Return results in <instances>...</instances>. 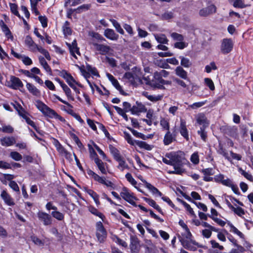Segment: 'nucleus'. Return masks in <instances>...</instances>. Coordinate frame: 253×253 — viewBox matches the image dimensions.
Masks as SVG:
<instances>
[{
	"mask_svg": "<svg viewBox=\"0 0 253 253\" xmlns=\"http://www.w3.org/2000/svg\"><path fill=\"white\" fill-rule=\"evenodd\" d=\"M95 235L98 242L100 243H103L105 242L107 237V232L101 221L96 223Z\"/></svg>",
	"mask_w": 253,
	"mask_h": 253,
	"instance_id": "obj_1",
	"label": "nucleus"
},
{
	"mask_svg": "<svg viewBox=\"0 0 253 253\" xmlns=\"http://www.w3.org/2000/svg\"><path fill=\"white\" fill-rule=\"evenodd\" d=\"M183 228L185 229V233L182 234V236L185 237V238H186L185 240H191V238L192 237V234L190 233V230L188 229L187 226L185 224H184Z\"/></svg>",
	"mask_w": 253,
	"mask_h": 253,
	"instance_id": "obj_48",
	"label": "nucleus"
},
{
	"mask_svg": "<svg viewBox=\"0 0 253 253\" xmlns=\"http://www.w3.org/2000/svg\"><path fill=\"white\" fill-rule=\"evenodd\" d=\"M181 244L183 247L190 251H196L197 250V248L196 246L198 247H202L201 245H200L198 243L196 242L195 241H193L192 240H187L185 239L180 238L179 239Z\"/></svg>",
	"mask_w": 253,
	"mask_h": 253,
	"instance_id": "obj_5",
	"label": "nucleus"
},
{
	"mask_svg": "<svg viewBox=\"0 0 253 253\" xmlns=\"http://www.w3.org/2000/svg\"><path fill=\"white\" fill-rule=\"evenodd\" d=\"M66 44L69 49L70 54L75 58H77L75 53L78 55H80V53L79 51V48L77 46V42L76 40H74L72 43H66Z\"/></svg>",
	"mask_w": 253,
	"mask_h": 253,
	"instance_id": "obj_11",
	"label": "nucleus"
},
{
	"mask_svg": "<svg viewBox=\"0 0 253 253\" xmlns=\"http://www.w3.org/2000/svg\"><path fill=\"white\" fill-rule=\"evenodd\" d=\"M120 195L125 200L132 205L136 206L135 200H136V198L133 195L132 193L129 192L128 190L126 188L124 187L123 188L122 191L120 193Z\"/></svg>",
	"mask_w": 253,
	"mask_h": 253,
	"instance_id": "obj_6",
	"label": "nucleus"
},
{
	"mask_svg": "<svg viewBox=\"0 0 253 253\" xmlns=\"http://www.w3.org/2000/svg\"><path fill=\"white\" fill-rule=\"evenodd\" d=\"M146 111V109L144 106L142 104H138L137 106H133L131 108L130 112L132 114H136Z\"/></svg>",
	"mask_w": 253,
	"mask_h": 253,
	"instance_id": "obj_26",
	"label": "nucleus"
},
{
	"mask_svg": "<svg viewBox=\"0 0 253 253\" xmlns=\"http://www.w3.org/2000/svg\"><path fill=\"white\" fill-rule=\"evenodd\" d=\"M175 74L181 78L186 80L187 79V73L181 66H178L176 68Z\"/></svg>",
	"mask_w": 253,
	"mask_h": 253,
	"instance_id": "obj_24",
	"label": "nucleus"
},
{
	"mask_svg": "<svg viewBox=\"0 0 253 253\" xmlns=\"http://www.w3.org/2000/svg\"><path fill=\"white\" fill-rule=\"evenodd\" d=\"M61 152L62 153L64 156L65 157V158L69 161L71 162L73 161L72 154L68 152L67 150L62 148Z\"/></svg>",
	"mask_w": 253,
	"mask_h": 253,
	"instance_id": "obj_60",
	"label": "nucleus"
},
{
	"mask_svg": "<svg viewBox=\"0 0 253 253\" xmlns=\"http://www.w3.org/2000/svg\"><path fill=\"white\" fill-rule=\"evenodd\" d=\"M179 58L181 59V65L182 66L185 68H189L191 66L192 63L189 59L183 56H180Z\"/></svg>",
	"mask_w": 253,
	"mask_h": 253,
	"instance_id": "obj_37",
	"label": "nucleus"
},
{
	"mask_svg": "<svg viewBox=\"0 0 253 253\" xmlns=\"http://www.w3.org/2000/svg\"><path fill=\"white\" fill-rule=\"evenodd\" d=\"M179 132L181 135L187 140H189L188 131L186 127V122L183 120H180Z\"/></svg>",
	"mask_w": 253,
	"mask_h": 253,
	"instance_id": "obj_13",
	"label": "nucleus"
},
{
	"mask_svg": "<svg viewBox=\"0 0 253 253\" xmlns=\"http://www.w3.org/2000/svg\"><path fill=\"white\" fill-rule=\"evenodd\" d=\"M109 149L111 154L113 155L114 158L115 159V160L119 158L120 157H122L119 153V150L115 147H113L112 145H110L109 146Z\"/></svg>",
	"mask_w": 253,
	"mask_h": 253,
	"instance_id": "obj_39",
	"label": "nucleus"
},
{
	"mask_svg": "<svg viewBox=\"0 0 253 253\" xmlns=\"http://www.w3.org/2000/svg\"><path fill=\"white\" fill-rule=\"evenodd\" d=\"M61 76L66 80V82L70 87L74 84L81 86L80 84L75 81L72 75L66 71L63 70L62 71Z\"/></svg>",
	"mask_w": 253,
	"mask_h": 253,
	"instance_id": "obj_10",
	"label": "nucleus"
},
{
	"mask_svg": "<svg viewBox=\"0 0 253 253\" xmlns=\"http://www.w3.org/2000/svg\"><path fill=\"white\" fill-rule=\"evenodd\" d=\"M89 211L93 214L99 217L103 220V218L105 217L104 215L100 211H99L96 209L94 207H90L89 208Z\"/></svg>",
	"mask_w": 253,
	"mask_h": 253,
	"instance_id": "obj_42",
	"label": "nucleus"
},
{
	"mask_svg": "<svg viewBox=\"0 0 253 253\" xmlns=\"http://www.w3.org/2000/svg\"><path fill=\"white\" fill-rule=\"evenodd\" d=\"M26 87L30 93L34 95H38L40 93L39 90L32 84L27 83Z\"/></svg>",
	"mask_w": 253,
	"mask_h": 253,
	"instance_id": "obj_30",
	"label": "nucleus"
},
{
	"mask_svg": "<svg viewBox=\"0 0 253 253\" xmlns=\"http://www.w3.org/2000/svg\"><path fill=\"white\" fill-rule=\"evenodd\" d=\"M119 163L118 168L121 171H123L125 169H128L129 168L127 164L125 162L123 157H121L116 160Z\"/></svg>",
	"mask_w": 253,
	"mask_h": 253,
	"instance_id": "obj_25",
	"label": "nucleus"
},
{
	"mask_svg": "<svg viewBox=\"0 0 253 253\" xmlns=\"http://www.w3.org/2000/svg\"><path fill=\"white\" fill-rule=\"evenodd\" d=\"M239 171L241 173V174L242 175H243L245 178H246L249 180L253 182V176L251 174L245 171L242 168H239Z\"/></svg>",
	"mask_w": 253,
	"mask_h": 253,
	"instance_id": "obj_45",
	"label": "nucleus"
},
{
	"mask_svg": "<svg viewBox=\"0 0 253 253\" xmlns=\"http://www.w3.org/2000/svg\"><path fill=\"white\" fill-rule=\"evenodd\" d=\"M94 162L101 173L102 174H106L107 171L105 168L104 164L102 162V161L98 158H95L94 159Z\"/></svg>",
	"mask_w": 253,
	"mask_h": 253,
	"instance_id": "obj_27",
	"label": "nucleus"
},
{
	"mask_svg": "<svg viewBox=\"0 0 253 253\" xmlns=\"http://www.w3.org/2000/svg\"><path fill=\"white\" fill-rule=\"evenodd\" d=\"M125 138L127 142L131 145L136 144L141 148L150 151L152 149L153 146L147 144L146 142L142 141L133 140L129 133H125Z\"/></svg>",
	"mask_w": 253,
	"mask_h": 253,
	"instance_id": "obj_2",
	"label": "nucleus"
},
{
	"mask_svg": "<svg viewBox=\"0 0 253 253\" xmlns=\"http://www.w3.org/2000/svg\"><path fill=\"white\" fill-rule=\"evenodd\" d=\"M10 157L16 161H20L22 159V155L17 152L12 151L10 153Z\"/></svg>",
	"mask_w": 253,
	"mask_h": 253,
	"instance_id": "obj_46",
	"label": "nucleus"
},
{
	"mask_svg": "<svg viewBox=\"0 0 253 253\" xmlns=\"http://www.w3.org/2000/svg\"><path fill=\"white\" fill-rule=\"evenodd\" d=\"M146 117L153 121L157 119L156 117L154 114V112L152 110L149 109L147 111L146 114Z\"/></svg>",
	"mask_w": 253,
	"mask_h": 253,
	"instance_id": "obj_64",
	"label": "nucleus"
},
{
	"mask_svg": "<svg viewBox=\"0 0 253 253\" xmlns=\"http://www.w3.org/2000/svg\"><path fill=\"white\" fill-rule=\"evenodd\" d=\"M191 161L195 165H197L199 163V158L198 153H193L190 158Z\"/></svg>",
	"mask_w": 253,
	"mask_h": 253,
	"instance_id": "obj_62",
	"label": "nucleus"
},
{
	"mask_svg": "<svg viewBox=\"0 0 253 253\" xmlns=\"http://www.w3.org/2000/svg\"><path fill=\"white\" fill-rule=\"evenodd\" d=\"M50 118H54L56 119L60 120L61 122H64L65 119L61 116L59 115L54 110H52L50 115H49Z\"/></svg>",
	"mask_w": 253,
	"mask_h": 253,
	"instance_id": "obj_50",
	"label": "nucleus"
},
{
	"mask_svg": "<svg viewBox=\"0 0 253 253\" xmlns=\"http://www.w3.org/2000/svg\"><path fill=\"white\" fill-rule=\"evenodd\" d=\"M185 159L178 155H174L172 157V166L173 167L182 168L184 164Z\"/></svg>",
	"mask_w": 253,
	"mask_h": 253,
	"instance_id": "obj_17",
	"label": "nucleus"
},
{
	"mask_svg": "<svg viewBox=\"0 0 253 253\" xmlns=\"http://www.w3.org/2000/svg\"><path fill=\"white\" fill-rule=\"evenodd\" d=\"M144 201L147 202L150 206L153 207L157 210L160 213L163 214V211L160 207L156 204L155 201L147 198H144Z\"/></svg>",
	"mask_w": 253,
	"mask_h": 253,
	"instance_id": "obj_28",
	"label": "nucleus"
},
{
	"mask_svg": "<svg viewBox=\"0 0 253 253\" xmlns=\"http://www.w3.org/2000/svg\"><path fill=\"white\" fill-rule=\"evenodd\" d=\"M205 127H201L200 129L198 131V133L199 134L201 138L206 141L207 138V132L205 130Z\"/></svg>",
	"mask_w": 253,
	"mask_h": 253,
	"instance_id": "obj_55",
	"label": "nucleus"
},
{
	"mask_svg": "<svg viewBox=\"0 0 253 253\" xmlns=\"http://www.w3.org/2000/svg\"><path fill=\"white\" fill-rule=\"evenodd\" d=\"M1 144L3 146H10L15 143V139L13 137H4L0 139Z\"/></svg>",
	"mask_w": 253,
	"mask_h": 253,
	"instance_id": "obj_19",
	"label": "nucleus"
},
{
	"mask_svg": "<svg viewBox=\"0 0 253 253\" xmlns=\"http://www.w3.org/2000/svg\"><path fill=\"white\" fill-rule=\"evenodd\" d=\"M232 211H233L236 214L240 216L245 214L244 210L242 208L239 207L237 208L234 207L232 210Z\"/></svg>",
	"mask_w": 253,
	"mask_h": 253,
	"instance_id": "obj_59",
	"label": "nucleus"
},
{
	"mask_svg": "<svg viewBox=\"0 0 253 253\" xmlns=\"http://www.w3.org/2000/svg\"><path fill=\"white\" fill-rule=\"evenodd\" d=\"M90 6V4H84L78 7L77 9H75V10L77 13H81L84 11H86L88 10Z\"/></svg>",
	"mask_w": 253,
	"mask_h": 253,
	"instance_id": "obj_53",
	"label": "nucleus"
},
{
	"mask_svg": "<svg viewBox=\"0 0 253 253\" xmlns=\"http://www.w3.org/2000/svg\"><path fill=\"white\" fill-rule=\"evenodd\" d=\"M39 59L41 65L43 67L44 69L48 73H51V68L48 65L45 59L42 56H40L39 57Z\"/></svg>",
	"mask_w": 253,
	"mask_h": 253,
	"instance_id": "obj_29",
	"label": "nucleus"
},
{
	"mask_svg": "<svg viewBox=\"0 0 253 253\" xmlns=\"http://www.w3.org/2000/svg\"><path fill=\"white\" fill-rule=\"evenodd\" d=\"M61 87L64 90L65 94L67 96L68 98L71 99L72 100H74V98L71 95V91L70 89L68 87V86L65 84L64 83H61Z\"/></svg>",
	"mask_w": 253,
	"mask_h": 253,
	"instance_id": "obj_35",
	"label": "nucleus"
},
{
	"mask_svg": "<svg viewBox=\"0 0 253 253\" xmlns=\"http://www.w3.org/2000/svg\"><path fill=\"white\" fill-rule=\"evenodd\" d=\"M160 125L164 130H166L167 131L169 130V124L167 119L162 118L160 120Z\"/></svg>",
	"mask_w": 253,
	"mask_h": 253,
	"instance_id": "obj_40",
	"label": "nucleus"
},
{
	"mask_svg": "<svg viewBox=\"0 0 253 253\" xmlns=\"http://www.w3.org/2000/svg\"><path fill=\"white\" fill-rule=\"evenodd\" d=\"M130 249L131 253H139L140 246L138 242L135 240H131Z\"/></svg>",
	"mask_w": 253,
	"mask_h": 253,
	"instance_id": "obj_23",
	"label": "nucleus"
},
{
	"mask_svg": "<svg viewBox=\"0 0 253 253\" xmlns=\"http://www.w3.org/2000/svg\"><path fill=\"white\" fill-rule=\"evenodd\" d=\"M205 83L207 86H208L211 90H214L215 89L214 85L212 81L208 78H206L204 79Z\"/></svg>",
	"mask_w": 253,
	"mask_h": 253,
	"instance_id": "obj_49",
	"label": "nucleus"
},
{
	"mask_svg": "<svg viewBox=\"0 0 253 253\" xmlns=\"http://www.w3.org/2000/svg\"><path fill=\"white\" fill-rule=\"evenodd\" d=\"M196 122L200 125H202V127H206L208 126L209 123L207 120V117L203 113H199L196 116Z\"/></svg>",
	"mask_w": 253,
	"mask_h": 253,
	"instance_id": "obj_15",
	"label": "nucleus"
},
{
	"mask_svg": "<svg viewBox=\"0 0 253 253\" xmlns=\"http://www.w3.org/2000/svg\"><path fill=\"white\" fill-rule=\"evenodd\" d=\"M86 192L93 199L97 205H99L100 204L99 196L94 191L91 189H86Z\"/></svg>",
	"mask_w": 253,
	"mask_h": 253,
	"instance_id": "obj_31",
	"label": "nucleus"
},
{
	"mask_svg": "<svg viewBox=\"0 0 253 253\" xmlns=\"http://www.w3.org/2000/svg\"><path fill=\"white\" fill-rule=\"evenodd\" d=\"M36 106L37 108L41 111L43 114L49 116L52 109L48 107L46 105L40 100L36 101Z\"/></svg>",
	"mask_w": 253,
	"mask_h": 253,
	"instance_id": "obj_9",
	"label": "nucleus"
},
{
	"mask_svg": "<svg viewBox=\"0 0 253 253\" xmlns=\"http://www.w3.org/2000/svg\"><path fill=\"white\" fill-rule=\"evenodd\" d=\"M155 39L157 41L161 43L167 44L168 40L164 34L155 35Z\"/></svg>",
	"mask_w": 253,
	"mask_h": 253,
	"instance_id": "obj_33",
	"label": "nucleus"
},
{
	"mask_svg": "<svg viewBox=\"0 0 253 253\" xmlns=\"http://www.w3.org/2000/svg\"><path fill=\"white\" fill-rule=\"evenodd\" d=\"M38 217L40 220L43 222L45 226L50 225L52 223L51 216L45 212L39 211L37 213Z\"/></svg>",
	"mask_w": 253,
	"mask_h": 253,
	"instance_id": "obj_7",
	"label": "nucleus"
},
{
	"mask_svg": "<svg viewBox=\"0 0 253 253\" xmlns=\"http://www.w3.org/2000/svg\"><path fill=\"white\" fill-rule=\"evenodd\" d=\"M173 13L171 12H166L162 15L163 20H168L173 18Z\"/></svg>",
	"mask_w": 253,
	"mask_h": 253,
	"instance_id": "obj_63",
	"label": "nucleus"
},
{
	"mask_svg": "<svg viewBox=\"0 0 253 253\" xmlns=\"http://www.w3.org/2000/svg\"><path fill=\"white\" fill-rule=\"evenodd\" d=\"M89 36L101 42L106 41L101 35L97 33L90 32L89 33Z\"/></svg>",
	"mask_w": 253,
	"mask_h": 253,
	"instance_id": "obj_47",
	"label": "nucleus"
},
{
	"mask_svg": "<svg viewBox=\"0 0 253 253\" xmlns=\"http://www.w3.org/2000/svg\"><path fill=\"white\" fill-rule=\"evenodd\" d=\"M52 215L58 220H62L64 219V214L58 211H54L51 212Z\"/></svg>",
	"mask_w": 253,
	"mask_h": 253,
	"instance_id": "obj_54",
	"label": "nucleus"
},
{
	"mask_svg": "<svg viewBox=\"0 0 253 253\" xmlns=\"http://www.w3.org/2000/svg\"><path fill=\"white\" fill-rule=\"evenodd\" d=\"M70 23L66 21L63 26V31L65 35H70L72 33V30L70 28Z\"/></svg>",
	"mask_w": 253,
	"mask_h": 253,
	"instance_id": "obj_38",
	"label": "nucleus"
},
{
	"mask_svg": "<svg viewBox=\"0 0 253 253\" xmlns=\"http://www.w3.org/2000/svg\"><path fill=\"white\" fill-rule=\"evenodd\" d=\"M126 178L127 181L130 182L132 185L135 186L137 184L136 181L133 178L131 174L129 173H127L126 174Z\"/></svg>",
	"mask_w": 253,
	"mask_h": 253,
	"instance_id": "obj_58",
	"label": "nucleus"
},
{
	"mask_svg": "<svg viewBox=\"0 0 253 253\" xmlns=\"http://www.w3.org/2000/svg\"><path fill=\"white\" fill-rule=\"evenodd\" d=\"M0 196L5 204L7 205L12 206L15 205L13 199L5 191H2Z\"/></svg>",
	"mask_w": 253,
	"mask_h": 253,
	"instance_id": "obj_18",
	"label": "nucleus"
},
{
	"mask_svg": "<svg viewBox=\"0 0 253 253\" xmlns=\"http://www.w3.org/2000/svg\"><path fill=\"white\" fill-rule=\"evenodd\" d=\"M217 69V67L214 62H211L210 65H208L205 67L206 71L209 73H210L212 70H216Z\"/></svg>",
	"mask_w": 253,
	"mask_h": 253,
	"instance_id": "obj_56",
	"label": "nucleus"
},
{
	"mask_svg": "<svg viewBox=\"0 0 253 253\" xmlns=\"http://www.w3.org/2000/svg\"><path fill=\"white\" fill-rule=\"evenodd\" d=\"M147 84L153 88L162 89V84L155 81L154 78L152 80L148 81Z\"/></svg>",
	"mask_w": 253,
	"mask_h": 253,
	"instance_id": "obj_44",
	"label": "nucleus"
},
{
	"mask_svg": "<svg viewBox=\"0 0 253 253\" xmlns=\"http://www.w3.org/2000/svg\"><path fill=\"white\" fill-rule=\"evenodd\" d=\"M6 85L8 87L14 89H20L23 87V84L21 81L17 77L13 76L10 77L9 80L6 81Z\"/></svg>",
	"mask_w": 253,
	"mask_h": 253,
	"instance_id": "obj_4",
	"label": "nucleus"
},
{
	"mask_svg": "<svg viewBox=\"0 0 253 253\" xmlns=\"http://www.w3.org/2000/svg\"><path fill=\"white\" fill-rule=\"evenodd\" d=\"M9 6L11 12L14 14L15 15L17 16L19 18H21L20 15L18 11V6L15 3H9Z\"/></svg>",
	"mask_w": 253,
	"mask_h": 253,
	"instance_id": "obj_41",
	"label": "nucleus"
},
{
	"mask_svg": "<svg viewBox=\"0 0 253 253\" xmlns=\"http://www.w3.org/2000/svg\"><path fill=\"white\" fill-rule=\"evenodd\" d=\"M175 140L176 134L174 132L172 133L169 130L165 134L163 141L165 145H168Z\"/></svg>",
	"mask_w": 253,
	"mask_h": 253,
	"instance_id": "obj_16",
	"label": "nucleus"
},
{
	"mask_svg": "<svg viewBox=\"0 0 253 253\" xmlns=\"http://www.w3.org/2000/svg\"><path fill=\"white\" fill-rule=\"evenodd\" d=\"M206 102L207 101L196 102L191 105H189L188 107L192 109H196L197 108L202 107L205 104Z\"/></svg>",
	"mask_w": 253,
	"mask_h": 253,
	"instance_id": "obj_51",
	"label": "nucleus"
},
{
	"mask_svg": "<svg viewBox=\"0 0 253 253\" xmlns=\"http://www.w3.org/2000/svg\"><path fill=\"white\" fill-rule=\"evenodd\" d=\"M234 43L232 39L225 38L222 40L220 45L221 52L223 54L230 53L233 49Z\"/></svg>",
	"mask_w": 253,
	"mask_h": 253,
	"instance_id": "obj_3",
	"label": "nucleus"
},
{
	"mask_svg": "<svg viewBox=\"0 0 253 253\" xmlns=\"http://www.w3.org/2000/svg\"><path fill=\"white\" fill-rule=\"evenodd\" d=\"M143 95L148 99L153 102L161 100L163 97V95H150L147 92H144Z\"/></svg>",
	"mask_w": 253,
	"mask_h": 253,
	"instance_id": "obj_22",
	"label": "nucleus"
},
{
	"mask_svg": "<svg viewBox=\"0 0 253 253\" xmlns=\"http://www.w3.org/2000/svg\"><path fill=\"white\" fill-rule=\"evenodd\" d=\"M98 182L106 185L107 187L110 188L111 189L114 188V184L111 181L106 180L104 177H100Z\"/></svg>",
	"mask_w": 253,
	"mask_h": 253,
	"instance_id": "obj_32",
	"label": "nucleus"
},
{
	"mask_svg": "<svg viewBox=\"0 0 253 253\" xmlns=\"http://www.w3.org/2000/svg\"><path fill=\"white\" fill-rule=\"evenodd\" d=\"M216 7L214 5L211 4L200 10L199 14L201 17H207L215 13L216 12Z\"/></svg>",
	"mask_w": 253,
	"mask_h": 253,
	"instance_id": "obj_8",
	"label": "nucleus"
},
{
	"mask_svg": "<svg viewBox=\"0 0 253 253\" xmlns=\"http://www.w3.org/2000/svg\"><path fill=\"white\" fill-rule=\"evenodd\" d=\"M1 130L5 133H11L13 132L14 129L13 128L8 125V126H4L1 128Z\"/></svg>",
	"mask_w": 253,
	"mask_h": 253,
	"instance_id": "obj_61",
	"label": "nucleus"
},
{
	"mask_svg": "<svg viewBox=\"0 0 253 253\" xmlns=\"http://www.w3.org/2000/svg\"><path fill=\"white\" fill-rule=\"evenodd\" d=\"M146 187L151 191L153 194L157 195L159 196H162V193L160 192L157 188L155 187L154 186L151 185L150 183L146 182L145 184Z\"/></svg>",
	"mask_w": 253,
	"mask_h": 253,
	"instance_id": "obj_34",
	"label": "nucleus"
},
{
	"mask_svg": "<svg viewBox=\"0 0 253 253\" xmlns=\"http://www.w3.org/2000/svg\"><path fill=\"white\" fill-rule=\"evenodd\" d=\"M110 21L112 22L113 26H114V27L115 28L117 31L120 34L124 35V31L123 29L122 28L120 24L115 19H111Z\"/></svg>",
	"mask_w": 253,
	"mask_h": 253,
	"instance_id": "obj_36",
	"label": "nucleus"
},
{
	"mask_svg": "<svg viewBox=\"0 0 253 253\" xmlns=\"http://www.w3.org/2000/svg\"><path fill=\"white\" fill-rule=\"evenodd\" d=\"M25 43L33 52L35 51V48H37V44L34 42L32 38L29 36H26Z\"/></svg>",
	"mask_w": 253,
	"mask_h": 253,
	"instance_id": "obj_21",
	"label": "nucleus"
},
{
	"mask_svg": "<svg viewBox=\"0 0 253 253\" xmlns=\"http://www.w3.org/2000/svg\"><path fill=\"white\" fill-rule=\"evenodd\" d=\"M104 36L110 40L115 41L118 39L119 36L116 34L114 31L111 29H107L104 31Z\"/></svg>",
	"mask_w": 253,
	"mask_h": 253,
	"instance_id": "obj_20",
	"label": "nucleus"
},
{
	"mask_svg": "<svg viewBox=\"0 0 253 253\" xmlns=\"http://www.w3.org/2000/svg\"><path fill=\"white\" fill-rule=\"evenodd\" d=\"M171 37L174 41H182L184 40V37L182 35L175 32L172 33Z\"/></svg>",
	"mask_w": 253,
	"mask_h": 253,
	"instance_id": "obj_52",
	"label": "nucleus"
},
{
	"mask_svg": "<svg viewBox=\"0 0 253 253\" xmlns=\"http://www.w3.org/2000/svg\"><path fill=\"white\" fill-rule=\"evenodd\" d=\"M93 45L95 47V49L97 51H99V53L102 55L107 54L109 52L111 49L110 47L107 45L96 43H93Z\"/></svg>",
	"mask_w": 253,
	"mask_h": 253,
	"instance_id": "obj_14",
	"label": "nucleus"
},
{
	"mask_svg": "<svg viewBox=\"0 0 253 253\" xmlns=\"http://www.w3.org/2000/svg\"><path fill=\"white\" fill-rule=\"evenodd\" d=\"M28 116L29 115L26 116V117L23 119L29 125L33 127L36 131H38V127L36 126L35 123L29 118Z\"/></svg>",
	"mask_w": 253,
	"mask_h": 253,
	"instance_id": "obj_57",
	"label": "nucleus"
},
{
	"mask_svg": "<svg viewBox=\"0 0 253 253\" xmlns=\"http://www.w3.org/2000/svg\"><path fill=\"white\" fill-rule=\"evenodd\" d=\"M107 76L108 78V79L111 81L112 84L115 87V88L118 90L120 93L124 95H126V93H125L124 90H123L122 87L120 85L119 82L118 81L113 77V75L109 73L107 74Z\"/></svg>",
	"mask_w": 253,
	"mask_h": 253,
	"instance_id": "obj_12",
	"label": "nucleus"
},
{
	"mask_svg": "<svg viewBox=\"0 0 253 253\" xmlns=\"http://www.w3.org/2000/svg\"><path fill=\"white\" fill-rule=\"evenodd\" d=\"M228 225H229L230 227V232H232L237 235H238L240 238H244V234L240 232L239 230H238L237 228H236L232 224L229 223Z\"/></svg>",
	"mask_w": 253,
	"mask_h": 253,
	"instance_id": "obj_43",
	"label": "nucleus"
}]
</instances>
